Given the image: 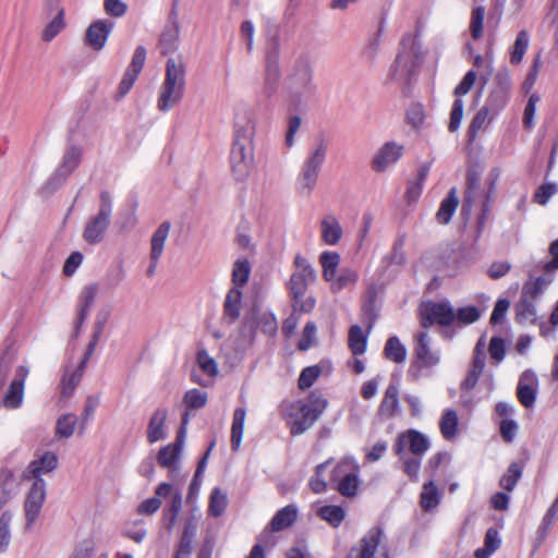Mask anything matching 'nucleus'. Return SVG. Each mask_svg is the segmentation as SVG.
I'll return each mask as SVG.
<instances>
[{
  "instance_id": "obj_1",
  "label": "nucleus",
  "mask_w": 558,
  "mask_h": 558,
  "mask_svg": "<svg viewBox=\"0 0 558 558\" xmlns=\"http://www.w3.org/2000/svg\"><path fill=\"white\" fill-rule=\"evenodd\" d=\"M185 65L181 58H168L166 63L165 80L159 88L157 107L167 112L175 107L185 93Z\"/></svg>"
},
{
  "instance_id": "obj_2",
  "label": "nucleus",
  "mask_w": 558,
  "mask_h": 558,
  "mask_svg": "<svg viewBox=\"0 0 558 558\" xmlns=\"http://www.w3.org/2000/svg\"><path fill=\"white\" fill-rule=\"evenodd\" d=\"M295 270L292 272L287 288L292 300V306L295 311L304 313L311 312L315 306V299L306 295L308 284L316 278L312 265L301 255L294 258Z\"/></svg>"
},
{
  "instance_id": "obj_3",
  "label": "nucleus",
  "mask_w": 558,
  "mask_h": 558,
  "mask_svg": "<svg viewBox=\"0 0 558 558\" xmlns=\"http://www.w3.org/2000/svg\"><path fill=\"white\" fill-rule=\"evenodd\" d=\"M424 50L418 39L409 34L402 39L401 50L390 69V76L400 83L408 82L424 59Z\"/></svg>"
},
{
  "instance_id": "obj_4",
  "label": "nucleus",
  "mask_w": 558,
  "mask_h": 558,
  "mask_svg": "<svg viewBox=\"0 0 558 558\" xmlns=\"http://www.w3.org/2000/svg\"><path fill=\"white\" fill-rule=\"evenodd\" d=\"M112 213V199L108 192L100 194V203L98 214L93 217L84 229L83 236L86 242L96 244L102 241L106 230L110 223Z\"/></svg>"
},
{
  "instance_id": "obj_5",
  "label": "nucleus",
  "mask_w": 558,
  "mask_h": 558,
  "mask_svg": "<svg viewBox=\"0 0 558 558\" xmlns=\"http://www.w3.org/2000/svg\"><path fill=\"white\" fill-rule=\"evenodd\" d=\"M414 362L410 367V373L415 368H433L440 363L441 354L439 350L432 347V337L427 330L417 331L414 336Z\"/></svg>"
},
{
  "instance_id": "obj_6",
  "label": "nucleus",
  "mask_w": 558,
  "mask_h": 558,
  "mask_svg": "<svg viewBox=\"0 0 558 558\" xmlns=\"http://www.w3.org/2000/svg\"><path fill=\"white\" fill-rule=\"evenodd\" d=\"M420 317L423 330L434 324L447 327L454 323L456 308L448 301H428L422 304Z\"/></svg>"
},
{
  "instance_id": "obj_7",
  "label": "nucleus",
  "mask_w": 558,
  "mask_h": 558,
  "mask_svg": "<svg viewBox=\"0 0 558 558\" xmlns=\"http://www.w3.org/2000/svg\"><path fill=\"white\" fill-rule=\"evenodd\" d=\"M255 130L253 110L247 106H239L234 111L232 145L254 147Z\"/></svg>"
},
{
  "instance_id": "obj_8",
  "label": "nucleus",
  "mask_w": 558,
  "mask_h": 558,
  "mask_svg": "<svg viewBox=\"0 0 558 558\" xmlns=\"http://www.w3.org/2000/svg\"><path fill=\"white\" fill-rule=\"evenodd\" d=\"M29 482L24 500L26 529H31L38 519L47 497V483L44 478Z\"/></svg>"
},
{
  "instance_id": "obj_9",
  "label": "nucleus",
  "mask_w": 558,
  "mask_h": 558,
  "mask_svg": "<svg viewBox=\"0 0 558 558\" xmlns=\"http://www.w3.org/2000/svg\"><path fill=\"white\" fill-rule=\"evenodd\" d=\"M476 81V73L473 70L466 72L461 82L456 86L453 90V95L456 96V100L453 101L450 120L448 124V129L450 132H456L459 130L461 122L463 120L464 113V102L462 100V96L466 95L472 87L474 86Z\"/></svg>"
},
{
  "instance_id": "obj_10",
  "label": "nucleus",
  "mask_w": 558,
  "mask_h": 558,
  "mask_svg": "<svg viewBox=\"0 0 558 558\" xmlns=\"http://www.w3.org/2000/svg\"><path fill=\"white\" fill-rule=\"evenodd\" d=\"M497 174L487 181V186L482 189L480 175L475 171L468 173L466 192L464 197L463 210H471L474 203L478 199L484 198L486 202L493 201L495 196V183Z\"/></svg>"
},
{
  "instance_id": "obj_11",
  "label": "nucleus",
  "mask_w": 558,
  "mask_h": 558,
  "mask_svg": "<svg viewBox=\"0 0 558 558\" xmlns=\"http://www.w3.org/2000/svg\"><path fill=\"white\" fill-rule=\"evenodd\" d=\"M230 168L236 181H245L254 168V147L232 145Z\"/></svg>"
},
{
  "instance_id": "obj_12",
  "label": "nucleus",
  "mask_w": 558,
  "mask_h": 558,
  "mask_svg": "<svg viewBox=\"0 0 558 558\" xmlns=\"http://www.w3.org/2000/svg\"><path fill=\"white\" fill-rule=\"evenodd\" d=\"M333 480L338 482L337 488L341 495L351 497L356 494L359 488V480L356 474V465L350 460H343L333 470Z\"/></svg>"
},
{
  "instance_id": "obj_13",
  "label": "nucleus",
  "mask_w": 558,
  "mask_h": 558,
  "mask_svg": "<svg viewBox=\"0 0 558 558\" xmlns=\"http://www.w3.org/2000/svg\"><path fill=\"white\" fill-rule=\"evenodd\" d=\"M183 445L184 430L182 429L175 441L162 447L157 454L158 464L169 471V476L171 478L178 477Z\"/></svg>"
},
{
  "instance_id": "obj_14",
  "label": "nucleus",
  "mask_w": 558,
  "mask_h": 558,
  "mask_svg": "<svg viewBox=\"0 0 558 558\" xmlns=\"http://www.w3.org/2000/svg\"><path fill=\"white\" fill-rule=\"evenodd\" d=\"M287 424L291 434L300 435L308 429L315 420V415L308 410L305 401H295L289 405L286 413Z\"/></svg>"
},
{
  "instance_id": "obj_15",
  "label": "nucleus",
  "mask_w": 558,
  "mask_h": 558,
  "mask_svg": "<svg viewBox=\"0 0 558 558\" xmlns=\"http://www.w3.org/2000/svg\"><path fill=\"white\" fill-rule=\"evenodd\" d=\"M429 448L428 439L415 429L401 433L395 444V452L402 458L407 450L414 456L424 454Z\"/></svg>"
},
{
  "instance_id": "obj_16",
  "label": "nucleus",
  "mask_w": 558,
  "mask_h": 558,
  "mask_svg": "<svg viewBox=\"0 0 558 558\" xmlns=\"http://www.w3.org/2000/svg\"><path fill=\"white\" fill-rule=\"evenodd\" d=\"M28 368L20 366L15 375L5 390L2 398V405L8 410H16L22 407L24 401V386L28 376Z\"/></svg>"
},
{
  "instance_id": "obj_17",
  "label": "nucleus",
  "mask_w": 558,
  "mask_h": 558,
  "mask_svg": "<svg viewBox=\"0 0 558 558\" xmlns=\"http://www.w3.org/2000/svg\"><path fill=\"white\" fill-rule=\"evenodd\" d=\"M512 82L507 70L500 71L495 75L494 87L489 93L486 106L497 112L507 104L508 94Z\"/></svg>"
},
{
  "instance_id": "obj_18",
  "label": "nucleus",
  "mask_w": 558,
  "mask_h": 558,
  "mask_svg": "<svg viewBox=\"0 0 558 558\" xmlns=\"http://www.w3.org/2000/svg\"><path fill=\"white\" fill-rule=\"evenodd\" d=\"M403 146L396 142L385 143L374 155L371 166L375 172H385L403 155Z\"/></svg>"
},
{
  "instance_id": "obj_19",
  "label": "nucleus",
  "mask_w": 558,
  "mask_h": 558,
  "mask_svg": "<svg viewBox=\"0 0 558 558\" xmlns=\"http://www.w3.org/2000/svg\"><path fill=\"white\" fill-rule=\"evenodd\" d=\"M59 464L58 456L52 451H44L37 454L36 458L31 461L27 469L24 472V477L28 481H36L43 478V475L53 472Z\"/></svg>"
},
{
  "instance_id": "obj_20",
  "label": "nucleus",
  "mask_w": 558,
  "mask_h": 558,
  "mask_svg": "<svg viewBox=\"0 0 558 558\" xmlns=\"http://www.w3.org/2000/svg\"><path fill=\"white\" fill-rule=\"evenodd\" d=\"M113 26L114 23L109 20H97L93 22L86 29V45L96 51L102 50Z\"/></svg>"
},
{
  "instance_id": "obj_21",
  "label": "nucleus",
  "mask_w": 558,
  "mask_h": 558,
  "mask_svg": "<svg viewBox=\"0 0 558 558\" xmlns=\"http://www.w3.org/2000/svg\"><path fill=\"white\" fill-rule=\"evenodd\" d=\"M313 78V69L310 61L300 58L295 61L289 76L290 88L294 93H301L308 88Z\"/></svg>"
},
{
  "instance_id": "obj_22",
  "label": "nucleus",
  "mask_w": 558,
  "mask_h": 558,
  "mask_svg": "<svg viewBox=\"0 0 558 558\" xmlns=\"http://www.w3.org/2000/svg\"><path fill=\"white\" fill-rule=\"evenodd\" d=\"M537 377L531 371H525L518 384L517 395L519 401L525 408H531L535 402L536 390H537Z\"/></svg>"
},
{
  "instance_id": "obj_23",
  "label": "nucleus",
  "mask_w": 558,
  "mask_h": 558,
  "mask_svg": "<svg viewBox=\"0 0 558 558\" xmlns=\"http://www.w3.org/2000/svg\"><path fill=\"white\" fill-rule=\"evenodd\" d=\"M168 417V412L165 409H157L151 414L146 437L147 441L149 444H155L157 441L163 440L167 437V428H166V421Z\"/></svg>"
},
{
  "instance_id": "obj_24",
  "label": "nucleus",
  "mask_w": 558,
  "mask_h": 558,
  "mask_svg": "<svg viewBox=\"0 0 558 558\" xmlns=\"http://www.w3.org/2000/svg\"><path fill=\"white\" fill-rule=\"evenodd\" d=\"M83 156V149L78 146H71L64 151L61 162L56 170V175L66 179L80 166Z\"/></svg>"
},
{
  "instance_id": "obj_25",
  "label": "nucleus",
  "mask_w": 558,
  "mask_h": 558,
  "mask_svg": "<svg viewBox=\"0 0 558 558\" xmlns=\"http://www.w3.org/2000/svg\"><path fill=\"white\" fill-rule=\"evenodd\" d=\"M320 238L327 245H337L343 234L339 220L333 215L325 216L320 221Z\"/></svg>"
},
{
  "instance_id": "obj_26",
  "label": "nucleus",
  "mask_w": 558,
  "mask_h": 558,
  "mask_svg": "<svg viewBox=\"0 0 558 558\" xmlns=\"http://www.w3.org/2000/svg\"><path fill=\"white\" fill-rule=\"evenodd\" d=\"M171 225L168 221L162 222L153 233L150 240V259L159 260L169 236Z\"/></svg>"
},
{
  "instance_id": "obj_27",
  "label": "nucleus",
  "mask_w": 558,
  "mask_h": 558,
  "mask_svg": "<svg viewBox=\"0 0 558 558\" xmlns=\"http://www.w3.org/2000/svg\"><path fill=\"white\" fill-rule=\"evenodd\" d=\"M66 26L63 8H57L56 15L44 27L40 38L45 43L52 41Z\"/></svg>"
},
{
  "instance_id": "obj_28",
  "label": "nucleus",
  "mask_w": 558,
  "mask_h": 558,
  "mask_svg": "<svg viewBox=\"0 0 558 558\" xmlns=\"http://www.w3.org/2000/svg\"><path fill=\"white\" fill-rule=\"evenodd\" d=\"M379 544V533L371 532L361 542L360 545L351 550L349 558H373Z\"/></svg>"
},
{
  "instance_id": "obj_29",
  "label": "nucleus",
  "mask_w": 558,
  "mask_h": 558,
  "mask_svg": "<svg viewBox=\"0 0 558 558\" xmlns=\"http://www.w3.org/2000/svg\"><path fill=\"white\" fill-rule=\"evenodd\" d=\"M331 367L329 363L322 362L317 365L305 367L299 377V387L307 389L316 381L323 374L330 373Z\"/></svg>"
},
{
  "instance_id": "obj_30",
  "label": "nucleus",
  "mask_w": 558,
  "mask_h": 558,
  "mask_svg": "<svg viewBox=\"0 0 558 558\" xmlns=\"http://www.w3.org/2000/svg\"><path fill=\"white\" fill-rule=\"evenodd\" d=\"M357 278L359 275L356 270L349 267H344L341 268L339 274H336L335 277L331 280H328L327 282H329L330 290L332 292H339L343 289L354 286L357 281Z\"/></svg>"
},
{
  "instance_id": "obj_31",
  "label": "nucleus",
  "mask_w": 558,
  "mask_h": 558,
  "mask_svg": "<svg viewBox=\"0 0 558 558\" xmlns=\"http://www.w3.org/2000/svg\"><path fill=\"white\" fill-rule=\"evenodd\" d=\"M245 418L246 410L244 408H236L233 412V420L231 426V448L233 451L239 450L241 446Z\"/></svg>"
},
{
  "instance_id": "obj_32",
  "label": "nucleus",
  "mask_w": 558,
  "mask_h": 558,
  "mask_svg": "<svg viewBox=\"0 0 558 558\" xmlns=\"http://www.w3.org/2000/svg\"><path fill=\"white\" fill-rule=\"evenodd\" d=\"M298 517V509L289 505L279 511L274 515L272 520L270 521V527L274 532L282 531L293 524Z\"/></svg>"
},
{
  "instance_id": "obj_33",
  "label": "nucleus",
  "mask_w": 558,
  "mask_h": 558,
  "mask_svg": "<svg viewBox=\"0 0 558 558\" xmlns=\"http://www.w3.org/2000/svg\"><path fill=\"white\" fill-rule=\"evenodd\" d=\"M318 174L319 171L302 166L296 180L298 193L303 196H308L316 185Z\"/></svg>"
},
{
  "instance_id": "obj_34",
  "label": "nucleus",
  "mask_w": 558,
  "mask_h": 558,
  "mask_svg": "<svg viewBox=\"0 0 558 558\" xmlns=\"http://www.w3.org/2000/svg\"><path fill=\"white\" fill-rule=\"evenodd\" d=\"M459 198L456 189H451L445 199L441 201L436 218L439 223L446 225L450 221L457 210Z\"/></svg>"
},
{
  "instance_id": "obj_35",
  "label": "nucleus",
  "mask_w": 558,
  "mask_h": 558,
  "mask_svg": "<svg viewBox=\"0 0 558 558\" xmlns=\"http://www.w3.org/2000/svg\"><path fill=\"white\" fill-rule=\"evenodd\" d=\"M99 287L97 283L85 286L78 298V319L82 322L88 314L93 306L96 296L98 295Z\"/></svg>"
},
{
  "instance_id": "obj_36",
  "label": "nucleus",
  "mask_w": 558,
  "mask_h": 558,
  "mask_svg": "<svg viewBox=\"0 0 558 558\" xmlns=\"http://www.w3.org/2000/svg\"><path fill=\"white\" fill-rule=\"evenodd\" d=\"M251 320L265 333H274L277 330V320L272 313L254 308Z\"/></svg>"
},
{
  "instance_id": "obj_37",
  "label": "nucleus",
  "mask_w": 558,
  "mask_h": 558,
  "mask_svg": "<svg viewBox=\"0 0 558 558\" xmlns=\"http://www.w3.org/2000/svg\"><path fill=\"white\" fill-rule=\"evenodd\" d=\"M340 255L337 252L325 251L319 256L322 275L325 281L331 280L337 274L340 264Z\"/></svg>"
},
{
  "instance_id": "obj_38",
  "label": "nucleus",
  "mask_w": 558,
  "mask_h": 558,
  "mask_svg": "<svg viewBox=\"0 0 558 558\" xmlns=\"http://www.w3.org/2000/svg\"><path fill=\"white\" fill-rule=\"evenodd\" d=\"M459 417L456 411L446 410L440 417L439 428L442 437L447 440L453 439L458 434Z\"/></svg>"
},
{
  "instance_id": "obj_39",
  "label": "nucleus",
  "mask_w": 558,
  "mask_h": 558,
  "mask_svg": "<svg viewBox=\"0 0 558 558\" xmlns=\"http://www.w3.org/2000/svg\"><path fill=\"white\" fill-rule=\"evenodd\" d=\"M440 501V493L434 483V481H428L423 485L421 493V507L425 511H429L435 509Z\"/></svg>"
},
{
  "instance_id": "obj_40",
  "label": "nucleus",
  "mask_w": 558,
  "mask_h": 558,
  "mask_svg": "<svg viewBox=\"0 0 558 558\" xmlns=\"http://www.w3.org/2000/svg\"><path fill=\"white\" fill-rule=\"evenodd\" d=\"M316 513L333 527L339 526L345 518L344 509L336 505L319 507Z\"/></svg>"
},
{
  "instance_id": "obj_41",
  "label": "nucleus",
  "mask_w": 558,
  "mask_h": 558,
  "mask_svg": "<svg viewBox=\"0 0 558 558\" xmlns=\"http://www.w3.org/2000/svg\"><path fill=\"white\" fill-rule=\"evenodd\" d=\"M384 354L386 359L395 363H403L407 357V349L399 338L390 337L385 344Z\"/></svg>"
},
{
  "instance_id": "obj_42",
  "label": "nucleus",
  "mask_w": 558,
  "mask_h": 558,
  "mask_svg": "<svg viewBox=\"0 0 558 558\" xmlns=\"http://www.w3.org/2000/svg\"><path fill=\"white\" fill-rule=\"evenodd\" d=\"M172 481H173L172 483L161 482L160 484L157 485V487L155 489V495L161 501L165 500L166 504L169 500H174V499H178V498L182 497V493H181L180 483L178 481V477L172 478Z\"/></svg>"
},
{
  "instance_id": "obj_43",
  "label": "nucleus",
  "mask_w": 558,
  "mask_h": 558,
  "mask_svg": "<svg viewBox=\"0 0 558 558\" xmlns=\"http://www.w3.org/2000/svg\"><path fill=\"white\" fill-rule=\"evenodd\" d=\"M530 45V36L529 33L524 29L520 31L517 35L514 44L511 48L510 52V62L512 64H519L524 53L526 52Z\"/></svg>"
},
{
  "instance_id": "obj_44",
  "label": "nucleus",
  "mask_w": 558,
  "mask_h": 558,
  "mask_svg": "<svg viewBox=\"0 0 558 558\" xmlns=\"http://www.w3.org/2000/svg\"><path fill=\"white\" fill-rule=\"evenodd\" d=\"M398 387L395 385H389L385 391L384 398L381 400L379 412L385 416H392L398 407Z\"/></svg>"
},
{
  "instance_id": "obj_45",
  "label": "nucleus",
  "mask_w": 558,
  "mask_h": 558,
  "mask_svg": "<svg viewBox=\"0 0 558 558\" xmlns=\"http://www.w3.org/2000/svg\"><path fill=\"white\" fill-rule=\"evenodd\" d=\"M550 274H546L545 277H537L535 279L527 280L522 289V296H529L535 299L538 294L551 282Z\"/></svg>"
},
{
  "instance_id": "obj_46",
  "label": "nucleus",
  "mask_w": 558,
  "mask_h": 558,
  "mask_svg": "<svg viewBox=\"0 0 558 558\" xmlns=\"http://www.w3.org/2000/svg\"><path fill=\"white\" fill-rule=\"evenodd\" d=\"M242 292L240 288L233 287L229 290L225 301V313L232 320L240 315Z\"/></svg>"
},
{
  "instance_id": "obj_47",
  "label": "nucleus",
  "mask_w": 558,
  "mask_h": 558,
  "mask_svg": "<svg viewBox=\"0 0 558 558\" xmlns=\"http://www.w3.org/2000/svg\"><path fill=\"white\" fill-rule=\"evenodd\" d=\"M77 422L78 418L74 414L61 415L56 424V436L59 438H70L75 432Z\"/></svg>"
},
{
  "instance_id": "obj_48",
  "label": "nucleus",
  "mask_w": 558,
  "mask_h": 558,
  "mask_svg": "<svg viewBox=\"0 0 558 558\" xmlns=\"http://www.w3.org/2000/svg\"><path fill=\"white\" fill-rule=\"evenodd\" d=\"M228 505V497L220 488H214L210 493L208 513L213 517H220Z\"/></svg>"
},
{
  "instance_id": "obj_49",
  "label": "nucleus",
  "mask_w": 558,
  "mask_h": 558,
  "mask_svg": "<svg viewBox=\"0 0 558 558\" xmlns=\"http://www.w3.org/2000/svg\"><path fill=\"white\" fill-rule=\"evenodd\" d=\"M84 369H85V367L78 364V366L74 371H72V372L66 371V373L62 379V386H61V395L64 398H68L73 393L77 384L82 379Z\"/></svg>"
},
{
  "instance_id": "obj_50",
  "label": "nucleus",
  "mask_w": 558,
  "mask_h": 558,
  "mask_svg": "<svg viewBox=\"0 0 558 558\" xmlns=\"http://www.w3.org/2000/svg\"><path fill=\"white\" fill-rule=\"evenodd\" d=\"M366 336L360 326H352L349 331V345L354 355L363 354L366 351Z\"/></svg>"
},
{
  "instance_id": "obj_51",
  "label": "nucleus",
  "mask_w": 558,
  "mask_h": 558,
  "mask_svg": "<svg viewBox=\"0 0 558 558\" xmlns=\"http://www.w3.org/2000/svg\"><path fill=\"white\" fill-rule=\"evenodd\" d=\"M327 144L322 140L319 141L314 150L311 153V155L307 157L303 166L308 167L311 169L320 171V167L325 161L326 154H327Z\"/></svg>"
},
{
  "instance_id": "obj_52",
  "label": "nucleus",
  "mask_w": 558,
  "mask_h": 558,
  "mask_svg": "<svg viewBox=\"0 0 558 558\" xmlns=\"http://www.w3.org/2000/svg\"><path fill=\"white\" fill-rule=\"evenodd\" d=\"M13 514L4 511L0 515V554L5 551L11 542V522Z\"/></svg>"
},
{
  "instance_id": "obj_53",
  "label": "nucleus",
  "mask_w": 558,
  "mask_h": 558,
  "mask_svg": "<svg viewBox=\"0 0 558 558\" xmlns=\"http://www.w3.org/2000/svg\"><path fill=\"white\" fill-rule=\"evenodd\" d=\"M481 315L482 313L476 306L468 305L456 310L454 322L457 325L465 326L477 322Z\"/></svg>"
},
{
  "instance_id": "obj_54",
  "label": "nucleus",
  "mask_w": 558,
  "mask_h": 558,
  "mask_svg": "<svg viewBox=\"0 0 558 558\" xmlns=\"http://www.w3.org/2000/svg\"><path fill=\"white\" fill-rule=\"evenodd\" d=\"M196 362L199 369L209 377H215L218 374V364L216 360L208 354L206 350L197 352Z\"/></svg>"
},
{
  "instance_id": "obj_55",
  "label": "nucleus",
  "mask_w": 558,
  "mask_h": 558,
  "mask_svg": "<svg viewBox=\"0 0 558 558\" xmlns=\"http://www.w3.org/2000/svg\"><path fill=\"white\" fill-rule=\"evenodd\" d=\"M521 474V466L518 463H511L507 472L500 478V486L507 492H512Z\"/></svg>"
},
{
  "instance_id": "obj_56",
  "label": "nucleus",
  "mask_w": 558,
  "mask_h": 558,
  "mask_svg": "<svg viewBox=\"0 0 558 558\" xmlns=\"http://www.w3.org/2000/svg\"><path fill=\"white\" fill-rule=\"evenodd\" d=\"M426 175L427 170L422 169L418 173V178L415 181L409 182L405 192V198L409 204H413L420 198L423 191V182L425 181Z\"/></svg>"
},
{
  "instance_id": "obj_57",
  "label": "nucleus",
  "mask_w": 558,
  "mask_h": 558,
  "mask_svg": "<svg viewBox=\"0 0 558 558\" xmlns=\"http://www.w3.org/2000/svg\"><path fill=\"white\" fill-rule=\"evenodd\" d=\"M529 296H522V300L517 304V319L521 323L532 322L535 317V307Z\"/></svg>"
},
{
  "instance_id": "obj_58",
  "label": "nucleus",
  "mask_w": 558,
  "mask_h": 558,
  "mask_svg": "<svg viewBox=\"0 0 558 558\" xmlns=\"http://www.w3.org/2000/svg\"><path fill=\"white\" fill-rule=\"evenodd\" d=\"M484 19L485 8L482 5L474 8L470 21V31L474 39H478L483 34Z\"/></svg>"
},
{
  "instance_id": "obj_59",
  "label": "nucleus",
  "mask_w": 558,
  "mask_h": 558,
  "mask_svg": "<svg viewBox=\"0 0 558 558\" xmlns=\"http://www.w3.org/2000/svg\"><path fill=\"white\" fill-rule=\"evenodd\" d=\"M251 267L247 260H236L232 271V280L234 286L240 288V286L244 284L248 279Z\"/></svg>"
},
{
  "instance_id": "obj_60",
  "label": "nucleus",
  "mask_w": 558,
  "mask_h": 558,
  "mask_svg": "<svg viewBox=\"0 0 558 558\" xmlns=\"http://www.w3.org/2000/svg\"><path fill=\"white\" fill-rule=\"evenodd\" d=\"M484 367H485V360H483L481 357H473L472 367H471L470 372L468 373L466 378L464 379V383H463L468 389H471L476 385L480 376L482 375V373L484 371Z\"/></svg>"
},
{
  "instance_id": "obj_61",
  "label": "nucleus",
  "mask_w": 558,
  "mask_h": 558,
  "mask_svg": "<svg viewBox=\"0 0 558 558\" xmlns=\"http://www.w3.org/2000/svg\"><path fill=\"white\" fill-rule=\"evenodd\" d=\"M490 110V108L484 106L477 111L470 125V133L472 136H475L480 130L489 123L492 119L489 113Z\"/></svg>"
},
{
  "instance_id": "obj_62",
  "label": "nucleus",
  "mask_w": 558,
  "mask_h": 558,
  "mask_svg": "<svg viewBox=\"0 0 558 558\" xmlns=\"http://www.w3.org/2000/svg\"><path fill=\"white\" fill-rule=\"evenodd\" d=\"M207 402V393L198 389L189 390L184 396V403L190 409H201Z\"/></svg>"
},
{
  "instance_id": "obj_63",
  "label": "nucleus",
  "mask_w": 558,
  "mask_h": 558,
  "mask_svg": "<svg viewBox=\"0 0 558 558\" xmlns=\"http://www.w3.org/2000/svg\"><path fill=\"white\" fill-rule=\"evenodd\" d=\"M316 326L310 322L305 325L302 337L299 341V349L305 351L310 349L316 342Z\"/></svg>"
},
{
  "instance_id": "obj_64",
  "label": "nucleus",
  "mask_w": 558,
  "mask_h": 558,
  "mask_svg": "<svg viewBox=\"0 0 558 558\" xmlns=\"http://www.w3.org/2000/svg\"><path fill=\"white\" fill-rule=\"evenodd\" d=\"M557 191L558 186L554 183L543 184L536 190L534 201L539 205H546Z\"/></svg>"
}]
</instances>
